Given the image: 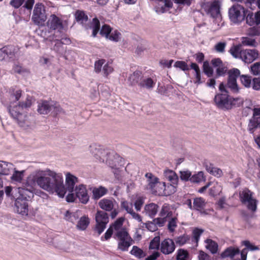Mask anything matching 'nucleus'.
I'll list each match as a JSON object with an SVG mask.
<instances>
[{
    "label": "nucleus",
    "instance_id": "18",
    "mask_svg": "<svg viewBox=\"0 0 260 260\" xmlns=\"http://www.w3.org/2000/svg\"><path fill=\"white\" fill-rule=\"evenodd\" d=\"M27 201L16 199L15 203V210L17 213L22 216H27L29 212V206Z\"/></svg>",
    "mask_w": 260,
    "mask_h": 260
},
{
    "label": "nucleus",
    "instance_id": "50",
    "mask_svg": "<svg viewBox=\"0 0 260 260\" xmlns=\"http://www.w3.org/2000/svg\"><path fill=\"white\" fill-rule=\"evenodd\" d=\"M125 220L124 217H121L115 221V232L119 231L122 229H127L125 227L122 226Z\"/></svg>",
    "mask_w": 260,
    "mask_h": 260
},
{
    "label": "nucleus",
    "instance_id": "51",
    "mask_svg": "<svg viewBox=\"0 0 260 260\" xmlns=\"http://www.w3.org/2000/svg\"><path fill=\"white\" fill-rule=\"evenodd\" d=\"M250 71L252 75L260 76V62L252 64L250 67Z\"/></svg>",
    "mask_w": 260,
    "mask_h": 260
},
{
    "label": "nucleus",
    "instance_id": "23",
    "mask_svg": "<svg viewBox=\"0 0 260 260\" xmlns=\"http://www.w3.org/2000/svg\"><path fill=\"white\" fill-rule=\"evenodd\" d=\"M14 170V165L10 162L0 160V174L8 175Z\"/></svg>",
    "mask_w": 260,
    "mask_h": 260
},
{
    "label": "nucleus",
    "instance_id": "22",
    "mask_svg": "<svg viewBox=\"0 0 260 260\" xmlns=\"http://www.w3.org/2000/svg\"><path fill=\"white\" fill-rule=\"evenodd\" d=\"M204 165L206 170L210 174L217 177H220L223 175L222 170L218 168L214 167L213 164L208 161H206L204 163Z\"/></svg>",
    "mask_w": 260,
    "mask_h": 260
},
{
    "label": "nucleus",
    "instance_id": "52",
    "mask_svg": "<svg viewBox=\"0 0 260 260\" xmlns=\"http://www.w3.org/2000/svg\"><path fill=\"white\" fill-rule=\"evenodd\" d=\"M165 182H159L156 187L154 188L153 190H152V192L155 195L159 196H165V194H159V192H162V191H165Z\"/></svg>",
    "mask_w": 260,
    "mask_h": 260
},
{
    "label": "nucleus",
    "instance_id": "12",
    "mask_svg": "<svg viewBox=\"0 0 260 260\" xmlns=\"http://www.w3.org/2000/svg\"><path fill=\"white\" fill-rule=\"evenodd\" d=\"M228 75V80L227 85L233 92H238L239 88L237 83V79L240 77V71L239 69L233 68L229 70L227 72Z\"/></svg>",
    "mask_w": 260,
    "mask_h": 260
},
{
    "label": "nucleus",
    "instance_id": "14",
    "mask_svg": "<svg viewBox=\"0 0 260 260\" xmlns=\"http://www.w3.org/2000/svg\"><path fill=\"white\" fill-rule=\"evenodd\" d=\"M211 63L213 67L216 68L215 78L224 76L227 72L228 68L219 58L212 59Z\"/></svg>",
    "mask_w": 260,
    "mask_h": 260
},
{
    "label": "nucleus",
    "instance_id": "30",
    "mask_svg": "<svg viewBox=\"0 0 260 260\" xmlns=\"http://www.w3.org/2000/svg\"><path fill=\"white\" fill-rule=\"evenodd\" d=\"M90 223V219L87 216L84 215L81 217L78 221L76 227L79 231L85 230Z\"/></svg>",
    "mask_w": 260,
    "mask_h": 260
},
{
    "label": "nucleus",
    "instance_id": "34",
    "mask_svg": "<svg viewBox=\"0 0 260 260\" xmlns=\"http://www.w3.org/2000/svg\"><path fill=\"white\" fill-rule=\"evenodd\" d=\"M206 205L205 200L199 197L194 199L193 202V209L201 211L204 210Z\"/></svg>",
    "mask_w": 260,
    "mask_h": 260
},
{
    "label": "nucleus",
    "instance_id": "45",
    "mask_svg": "<svg viewBox=\"0 0 260 260\" xmlns=\"http://www.w3.org/2000/svg\"><path fill=\"white\" fill-rule=\"evenodd\" d=\"M207 248L213 254L216 253L218 250L217 244L211 239L207 240Z\"/></svg>",
    "mask_w": 260,
    "mask_h": 260
},
{
    "label": "nucleus",
    "instance_id": "6",
    "mask_svg": "<svg viewBox=\"0 0 260 260\" xmlns=\"http://www.w3.org/2000/svg\"><path fill=\"white\" fill-rule=\"evenodd\" d=\"M253 196V192L247 188L239 191V199L242 204L246 205L249 210L255 212L257 209V201Z\"/></svg>",
    "mask_w": 260,
    "mask_h": 260
},
{
    "label": "nucleus",
    "instance_id": "55",
    "mask_svg": "<svg viewBox=\"0 0 260 260\" xmlns=\"http://www.w3.org/2000/svg\"><path fill=\"white\" fill-rule=\"evenodd\" d=\"M10 51L11 49L9 47H4L0 49V60H3L8 56Z\"/></svg>",
    "mask_w": 260,
    "mask_h": 260
},
{
    "label": "nucleus",
    "instance_id": "20",
    "mask_svg": "<svg viewBox=\"0 0 260 260\" xmlns=\"http://www.w3.org/2000/svg\"><path fill=\"white\" fill-rule=\"evenodd\" d=\"M78 182V178L76 176L70 172H67L66 173L65 178L66 187L64 186L66 189V192H67V189H68L69 192H73L75 185ZM63 185H64L63 184Z\"/></svg>",
    "mask_w": 260,
    "mask_h": 260
},
{
    "label": "nucleus",
    "instance_id": "16",
    "mask_svg": "<svg viewBox=\"0 0 260 260\" xmlns=\"http://www.w3.org/2000/svg\"><path fill=\"white\" fill-rule=\"evenodd\" d=\"M244 15L246 23L249 25H258L260 24V11L254 14L251 11L246 9Z\"/></svg>",
    "mask_w": 260,
    "mask_h": 260
},
{
    "label": "nucleus",
    "instance_id": "47",
    "mask_svg": "<svg viewBox=\"0 0 260 260\" xmlns=\"http://www.w3.org/2000/svg\"><path fill=\"white\" fill-rule=\"evenodd\" d=\"M111 31V27L109 25H104L102 26L101 29L100 34L102 36L105 37L106 38H108L109 37L110 40H114V38L109 36Z\"/></svg>",
    "mask_w": 260,
    "mask_h": 260
},
{
    "label": "nucleus",
    "instance_id": "13",
    "mask_svg": "<svg viewBox=\"0 0 260 260\" xmlns=\"http://www.w3.org/2000/svg\"><path fill=\"white\" fill-rule=\"evenodd\" d=\"M259 52L256 49L241 50V59L246 63H250L258 58Z\"/></svg>",
    "mask_w": 260,
    "mask_h": 260
},
{
    "label": "nucleus",
    "instance_id": "39",
    "mask_svg": "<svg viewBox=\"0 0 260 260\" xmlns=\"http://www.w3.org/2000/svg\"><path fill=\"white\" fill-rule=\"evenodd\" d=\"M130 253L132 255L139 259L143 258L146 255V253L137 246H133Z\"/></svg>",
    "mask_w": 260,
    "mask_h": 260
},
{
    "label": "nucleus",
    "instance_id": "9",
    "mask_svg": "<svg viewBox=\"0 0 260 260\" xmlns=\"http://www.w3.org/2000/svg\"><path fill=\"white\" fill-rule=\"evenodd\" d=\"M47 19V16L44 6L40 3L36 4L33 11L31 20L34 23L37 25L42 26Z\"/></svg>",
    "mask_w": 260,
    "mask_h": 260
},
{
    "label": "nucleus",
    "instance_id": "21",
    "mask_svg": "<svg viewBox=\"0 0 260 260\" xmlns=\"http://www.w3.org/2000/svg\"><path fill=\"white\" fill-rule=\"evenodd\" d=\"M207 14L213 18L218 17L220 14V5L218 1L212 2L206 10Z\"/></svg>",
    "mask_w": 260,
    "mask_h": 260
},
{
    "label": "nucleus",
    "instance_id": "25",
    "mask_svg": "<svg viewBox=\"0 0 260 260\" xmlns=\"http://www.w3.org/2000/svg\"><path fill=\"white\" fill-rule=\"evenodd\" d=\"M158 206L153 203L146 204L144 207V212L148 216L153 218L158 212Z\"/></svg>",
    "mask_w": 260,
    "mask_h": 260
},
{
    "label": "nucleus",
    "instance_id": "24",
    "mask_svg": "<svg viewBox=\"0 0 260 260\" xmlns=\"http://www.w3.org/2000/svg\"><path fill=\"white\" fill-rule=\"evenodd\" d=\"M240 253V250L238 248L230 246L226 248L220 254L221 257L224 258L230 257L233 258L234 256Z\"/></svg>",
    "mask_w": 260,
    "mask_h": 260
},
{
    "label": "nucleus",
    "instance_id": "61",
    "mask_svg": "<svg viewBox=\"0 0 260 260\" xmlns=\"http://www.w3.org/2000/svg\"><path fill=\"white\" fill-rule=\"evenodd\" d=\"M242 43L244 46H254L256 42L254 39L246 37L243 38Z\"/></svg>",
    "mask_w": 260,
    "mask_h": 260
},
{
    "label": "nucleus",
    "instance_id": "17",
    "mask_svg": "<svg viewBox=\"0 0 260 260\" xmlns=\"http://www.w3.org/2000/svg\"><path fill=\"white\" fill-rule=\"evenodd\" d=\"M175 248L174 241L171 239L167 238L161 241L160 250L163 254L168 255L172 253Z\"/></svg>",
    "mask_w": 260,
    "mask_h": 260
},
{
    "label": "nucleus",
    "instance_id": "31",
    "mask_svg": "<svg viewBox=\"0 0 260 260\" xmlns=\"http://www.w3.org/2000/svg\"><path fill=\"white\" fill-rule=\"evenodd\" d=\"M142 76V72L137 70L131 74L128 78V80L131 85H135L140 83Z\"/></svg>",
    "mask_w": 260,
    "mask_h": 260
},
{
    "label": "nucleus",
    "instance_id": "63",
    "mask_svg": "<svg viewBox=\"0 0 260 260\" xmlns=\"http://www.w3.org/2000/svg\"><path fill=\"white\" fill-rule=\"evenodd\" d=\"M25 0H11L10 5L15 9H18L24 3Z\"/></svg>",
    "mask_w": 260,
    "mask_h": 260
},
{
    "label": "nucleus",
    "instance_id": "46",
    "mask_svg": "<svg viewBox=\"0 0 260 260\" xmlns=\"http://www.w3.org/2000/svg\"><path fill=\"white\" fill-rule=\"evenodd\" d=\"M168 219H169L168 224V229L170 232H173L175 231V228L177 226V223L178 219L176 216H172Z\"/></svg>",
    "mask_w": 260,
    "mask_h": 260
},
{
    "label": "nucleus",
    "instance_id": "57",
    "mask_svg": "<svg viewBox=\"0 0 260 260\" xmlns=\"http://www.w3.org/2000/svg\"><path fill=\"white\" fill-rule=\"evenodd\" d=\"M144 203V200L142 197H139L137 198L134 203V206L136 210L137 211H140L141 210Z\"/></svg>",
    "mask_w": 260,
    "mask_h": 260
},
{
    "label": "nucleus",
    "instance_id": "15",
    "mask_svg": "<svg viewBox=\"0 0 260 260\" xmlns=\"http://www.w3.org/2000/svg\"><path fill=\"white\" fill-rule=\"evenodd\" d=\"M46 24L50 29L57 30L60 32L63 29L62 20L54 14L50 16Z\"/></svg>",
    "mask_w": 260,
    "mask_h": 260
},
{
    "label": "nucleus",
    "instance_id": "58",
    "mask_svg": "<svg viewBox=\"0 0 260 260\" xmlns=\"http://www.w3.org/2000/svg\"><path fill=\"white\" fill-rule=\"evenodd\" d=\"M180 178L182 180L187 181L189 180L190 178L191 177V173L189 171H180Z\"/></svg>",
    "mask_w": 260,
    "mask_h": 260
},
{
    "label": "nucleus",
    "instance_id": "40",
    "mask_svg": "<svg viewBox=\"0 0 260 260\" xmlns=\"http://www.w3.org/2000/svg\"><path fill=\"white\" fill-rule=\"evenodd\" d=\"M203 71L204 73L208 78H211L213 75V69L211 66H210V63L208 60H206L203 62Z\"/></svg>",
    "mask_w": 260,
    "mask_h": 260
},
{
    "label": "nucleus",
    "instance_id": "2",
    "mask_svg": "<svg viewBox=\"0 0 260 260\" xmlns=\"http://www.w3.org/2000/svg\"><path fill=\"white\" fill-rule=\"evenodd\" d=\"M8 109L11 117L16 120L20 126L25 129L34 127V122L25 113L23 106H21L20 103H16V105L10 104Z\"/></svg>",
    "mask_w": 260,
    "mask_h": 260
},
{
    "label": "nucleus",
    "instance_id": "59",
    "mask_svg": "<svg viewBox=\"0 0 260 260\" xmlns=\"http://www.w3.org/2000/svg\"><path fill=\"white\" fill-rule=\"evenodd\" d=\"M248 35L251 36H256L260 35V27L253 26L249 28Z\"/></svg>",
    "mask_w": 260,
    "mask_h": 260
},
{
    "label": "nucleus",
    "instance_id": "36",
    "mask_svg": "<svg viewBox=\"0 0 260 260\" xmlns=\"http://www.w3.org/2000/svg\"><path fill=\"white\" fill-rule=\"evenodd\" d=\"M10 103L9 105L11 104L16 105V103H20L17 102L20 99L21 95V91L20 90H12L10 92Z\"/></svg>",
    "mask_w": 260,
    "mask_h": 260
},
{
    "label": "nucleus",
    "instance_id": "10",
    "mask_svg": "<svg viewBox=\"0 0 260 260\" xmlns=\"http://www.w3.org/2000/svg\"><path fill=\"white\" fill-rule=\"evenodd\" d=\"M95 221L94 231L100 235L103 232L109 222L107 214L104 211H98L95 215Z\"/></svg>",
    "mask_w": 260,
    "mask_h": 260
},
{
    "label": "nucleus",
    "instance_id": "43",
    "mask_svg": "<svg viewBox=\"0 0 260 260\" xmlns=\"http://www.w3.org/2000/svg\"><path fill=\"white\" fill-rule=\"evenodd\" d=\"M160 237L159 236L154 237L151 240L149 248V249L158 250L160 247Z\"/></svg>",
    "mask_w": 260,
    "mask_h": 260
},
{
    "label": "nucleus",
    "instance_id": "44",
    "mask_svg": "<svg viewBox=\"0 0 260 260\" xmlns=\"http://www.w3.org/2000/svg\"><path fill=\"white\" fill-rule=\"evenodd\" d=\"M14 170V173L11 176V178L12 180L18 182H21L23 176H24V173L25 172L24 170H22L21 171H16L15 169Z\"/></svg>",
    "mask_w": 260,
    "mask_h": 260
},
{
    "label": "nucleus",
    "instance_id": "29",
    "mask_svg": "<svg viewBox=\"0 0 260 260\" xmlns=\"http://www.w3.org/2000/svg\"><path fill=\"white\" fill-rule=\"evenodd\" d=\"M260 127V117H252L248 124V130L251 134H253L256 129Z\"/></svg>",
    "mask_w": 260,
    "mask_h": 260
},
{
    "label": "nucleus",
    "instance_id": "54",
    "mask_svg": "<svg viewBox=\"0 0 260 260\" xmlns=\"http://www.w3.org/2000/svg\"><path fill=\"white\" fill-rule=\"evenodd\" d=\"M121 208L124 209L128 213H132L133 210V205L132 203H129L127 201H123L121 204Z\"/></svg>",
    "mask_w": 260,
    "mask_h": 260
},
{
    "label": "nucleus",
    "instance_id": "5",
    "mask_svg": "<svg viewBox=\"0 0 260 260\" xmlns=\"http://www.w3.org/2000/svg\"><path fill=\"white\" fill-rule=\"evenodd\" d=\"M75 17L78 22L85 25L86 29H92V36L94 37L96 36L99 31L100 26L99 20L96 18H93L90 25L88 26L86 25L88 20V16L83 11H77L75 14Z\"/></svg>",
    "mask_w": 260,
    "mask_h": 260
},
{
    "label": "nucleus",
    "instance_id": "56",
    "mask_svg": "<svg viewBox=\"0 0 260 260\" xmlns=\"http://www.w3.org/2000/svg\"><path fill=\"white\" fill-rule=\"evenodd\" d=\"M204 232V230L199 228H195L192 232L193 238L194 241L198 243L201 235Z\"/></svg>",
    "mask_w": 260,
    "mask_h": 260
},
{
    "label": "nucleus",
    "instance_id": "37",
    "mask_svg": "<svg viewBox=\"0 0 260 260\" xmlns=\"http://www.w3.org/2000/svg\"><path fill=\"white\" fill-rule=\"evenodd\" d=\"M177 185L168 183L166 184L165 183V191L159 192V194H165V196H168L173 194L176 191V187Z\"/></svg>",
    "mask_w": 260,
    "mask_h": 260
},
{
    "label": "nucleus",
    "instance_id": "32",
    "mask_svg": "<svg viewBox=\"0 0 260 260\" xmlns=\"http://www.w3.org/2000/svg\"><path fill=\"white\" fill-rule=\"evenodd\" d=\"M99 205L101 208L106 211H111L114 207V204L112 199L107 198L101 200L99 202Z\"/></svg>",
    "mask_w": 260,
    "mask_h": 260
},
{
    "label": "nucleus",
    "instance_id": "42",
    "mask_svg": "<svg viewBox=\"0 0 260 260\" xmlns=\"http://www.w3.org/2000/svg\"><path fill=\"white\" fill-rule=\"evenodd\" d=\"M174 240L176 244L181 246L187 243L189 241L190 237L189 235L186 234H183V235L176 237Z\"/></svg>",
    "mask_w": 260,
    "mask_h": 260
},
{
    "label": "nucleus",
    "instance_id": "35",
    "mask_svg": "<svg viewBox=\"0 0 260 260\" xmlns=\"http://www.w3.org/2000/svg\"><path fill=\"white\" fill-rule=\"evenodd\" d=\"M107 192V189L102 186L99 187H94L92 189L93 198L95 200H98L105 195Z\"/></svg>",
    "mask_w": 260,
    "mask_h": 260
},
{
    "label": "nucleus",
    "instance_id": "4",
    "mask_svg": "<svg viewBox=\"0 0 260 260\" xmlns=\"http://www.w3.org/2000/svg\"><path fill=\"white\" fill-rule=\"evenodd\" d=\"M115 238L118 241L117 249L122 251H127L134 243V240L129 235L127 229L115 232Z\"/></svg>",
    "mask_w": 260,
    "mask_h": 260
},
{
    "label": "nucleus",
    "instance_id": "11",
    "mask_svg": "<svg viewBox=\"0 0 260 260\" xmlns=\"http://www.w3.org/2000/svg\"><path fill=\"white\" fill-rule=\"evenodd\" d=\"M53 110L54 112H60L61 108L58 104L53 101H42L39 102L38 112L41 114H47Z\"/></svg>",
    "mask_w": 260,
    "mask_h": 260
},
{
    "label": "nucleus",
    "instance_id": "1",
    "mask_svg": "<svg viewBox=\"0 0 260 260\" xmlns=\"http://www.w3.org/2000/svg\"><path fill=\"white\" fill-rule=\"evenodd\" d=\"M36 185L49 193H55L60 198H63L66 194L61 173L49 169H38L27 177L26 182L22 187L15 189L16 192L18 193V196H16V199L23 201H28L32 199Z\"/></svg>",
    "mask_w": 260,
    "mask_h": 260
},
{
    "label": "nucleus",
    "instance_id": "7",
    "mask_svg": "<svg viewBox=\"0 0 260 260\" xmlns=\"http://www.w3.org/2000/svg\"><path fill=\"white\" fill-rule=\"evenodd\" d=\"M246 8L239 4H234L229 9L230 21L234 24H240L245 20Z\"/></svg>",
    "mask_w": 260,
    "mask_h": 260
},
{
    "label": "nucleus",
    "instance_id": "33",
    "mask_svg": "<svg viewBox=\"0 0 260 260\" xmlns=\"http://www.w3.org/2000/svg\"><path fill=\"white\" fill-rule=\"evenodd\" d=\"M156 80H154L150 77H148L143 79L139 83V86L142 88H145L147 89H152L155 85Z\"/></svg>",
    "mask_w": 260,
    "mask_h": 260
},
{
    "label": "nucleus",
    "instance_id": "64",
    "mask_svg": "<svg viewBox=\"0 0 260 260\" xmlns=\"http://www.w3.org/2000/svg\"><path fill=\"white\" fill-rule=\"evenodd\" d=\"M252 88L255 90H260V78H254L252 79Z\"/></svg>",
    "mask_w": 260,
    "mask_h": 260
},
{
    "label": "nucleus",
    "instance_id": "38",
    "mask_svg": "<svg viewBox=\"0 0 260 260\" xmlns=\"http://www.w3.org/2000/svg\"><path fill=\"white\" fill-rule=\"evenodd\" d=\"M241 84L245 87L249 88L252 85V77L249 75H241L240 76Z\"/></svg>",
    "mask_w": 260,
    "mask_h": 260
},
{
    "label": "nucleus",
    "instance_id": "27",
    "mask_svg": "<svg viewBox=\"0 0 260 260\" xmlns=\"http://www.w3.org/2000/svg\"><path fill=\"white\" fill-rule=\"evenodd\" d=\"M145 176L147 179L148 187L151 191L153 190L154 188L159 183L158 178L154 176L151 173H147Z\"/></svg>",
    "mask_w": 260,
    "mask_h": 260
},
{
    "label": "nucleus",
    "instance_id": "3",
    "mask_svg": "<svg viewBox=\"0 0 260 260\" xmlns=\"http://www.w3.org/2000/svg\"><path fill=\"white\" fill-rule=\"evenodd\" d=\"M238 99H235L225 93H217L215 95L214 101L217 107L223 110H231L234 107L239 106L237 104Z\"/></svg>",
    "mask_w": 260,
    "mask_h": 260
},
{
    "label": "nucleus",
    "instance_id": "60",
    "mask_svg": "<svg viewBox=\"0 0 260 260\" xmlns=\"http://www.w3.org/2000/svg\"><path fill=\"white\" fill-rule=\"evenodd\" d=\"M230 52L231 54L235 58L238 56L241 58V50L238 46H235L230 49Z\"/></svg>",
    "mask_w": 260,
    "mask_h": 260
},
{
    "label": "nucleus",
    "instance_id": "48",
    "mask_svg": "<svg viewBox=\"0 0 260 260\" xmlns=\"http://www.w3.org/2000/svg\"><path fill=\"white\" fill-rule=\"evenodd\" d=\"M204 180V173L202 171L191 176L190 181L192 183H199Z\"/></svg>",
    "mask_w": 260,
    "mask_h": 260
},
{
    "label": "nucleus",
    "instance_id": "49",
    "mask_svg": "<svg viewBox=\"0 0 260 260\" xmlns=\"http://www.w3.org/2000/svg\"><path fill=\"white\" fill-rule=\"evenodd\" d=\"M189 254L186 250L183 249H179L177 251L176 256L177 260H187L188 258Z\"/></svg>",
    "mask_w": 260,
    "mask_h": 260
},
{
    "label": "nucleus",
    "instance_id": "19",
    "mask_svg": "<svg viewBox=\"0 0 260 260\" xmlns=\"http://www.w3.org/2000/svg\"><path fill=\"white\" fill-rule=\"evenodd\" d=\"M76 197L78 198L83 204H86L89 200V196L85 185L80 184L77 186L75 189Z\"/></svg>",
    "mask_w": 260,
    "mask_h": 260
},
{
    "label": "nucleus",
    "instance_id": "8",
    "mask_svg": "<svg viewBox=\"0 0 260 260\" xmlns=\"http://www.w3.org/2000/svg\"><path fill=\"white\" fill-rule=\"evenodd\" d=\"M96 155L101 161L112 169L113 168L114 154L112 145L99 148Z\"/></svg>",
    "mask_w": 260,
    "mask_h": 260
},
{
    "label": "nucleus",
    "instance_id": "41",
    "mask_svg": "<svg viewBox=\"0 0 260 260\" xmlns=\"http://www.w3.org/2000/svg\"><path fill=\"white\" fill-rule=\"evenodd\" d=\"M79 216L78 212H71L69 211H67L64 214V219L73 223L79 218Z\"/></svg>",
    "mask_w": 260,
    "mask_h": 260
},
{
    "label": "nucleus",
    "instance_id": "26",
    "mask_svg": "<svg viewBox=\"0 0 260 260\" xmlns=\"http://www.w3.org/2000/svg\"><path fill=\"white\" fill-rule=\"evenodd\" d=\"M159 215L167 219L173 216V208L168 203H165L161 207Z\"/></svg>",
    "mask_w": 260,
    "mask_h": 260
},
{
    "label": "nucleus",
    "instance_id": "62",
    "mask_svg": "<svg viewBox=\"0 0 260 260\" xmlns=\"http://www.w3.org/2000/svg\"><path fill=\"white\" fill-rule=\"evenodd\" d=\"M154 222L157 225V226L161 227L163 226L166 221H167V219L165 218L164 217H159L153 219Z\"/></svg>",
    "mask_w": 260,
    "mask_h": 260
},
{
    "label": "nucleus",
    "instance_id": "53",
    "mask_svg": "<svg viewBox=\"0 0 260 260\" xmlns=\"http://www.w3.org/2000/svg\"><path fill=\"white\" fill-rule=\"evenodd\" d=\"M175 68H179L183 71H187L189 70V68L186 62L184 61H177L174 64Z\"/></svg>",
    "mask_w": 260,
    "mask_h": 260
},
{
    "label": "nucleus",
    "instance_id": "28",
    "mask_svg": "<svg viewBox=\"0 0 260 260\" xmlns=\"http://www.w3.org/2000/svg\"><path fill=\"white\" fill-rule=\"evenodd\" d=\"M164 174L166 179L171 183L178 185V176L174 171L171 170H166L164 171Z\"/></svg>",
    "mask_w": 260,
    "mask_h": 260
}]
</instances>
